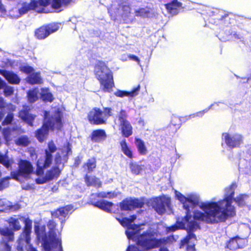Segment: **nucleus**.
<instances>
[{
  "mask_svg": "<svg viewBox=\"0 0 251 251\" xmlns=\"http://www.w3.org/2000/svg\"><path fill=\"white\" fill-rule=\"evenodd\" d=\"M235 183L231 184L226 189L224 198L218 201L201 202L200 207L204 211L194 212L193 218L196 221L204 222L206 224H216L225 222L228 219L236 215V209L232 205L234 201L239 207L246 205V200L248 198L246 194H240L234 198Z\"/></svg>",
  "mask_w": 251,
  "mask_h": 251,
  "instance_id": "obj_1",
  "label": "nucleus"
},
{
  "mask_svg": "<svg viewBox=\"0 0 251 251\" xmlns=\"http://www.w3.org/2000/svg\"><path fill=\"white\" fill-rule=\"evenodd\" d=\"M158 231L151 228L148 229L138 235L136 244L143 251H149L160 248L159 251H169L166 247H161L167 243L165 238H157Z\"/></svg>",
  "mask_w": 251,
  "mask_h": 251,
  "instance_id": "obj_2",
  "label": "nucleus"
},
{
  "mask_svg": "<svg viewBox=\"0 0 251 251\" xmlns=\"http://www.w3.org/2000/svg\"><path fill=\"white\" fill-rule=\"evenodd\" d=\"M19 217V218L13 217H10L7 220V223L9 226L12 227V229L13 231H19L22 228L19 221H23L25 226L23 231L20 234L17 240L18 250L22 251L24 250V246L29 244L30 243L32 222L28 218H25L20 215Z\"/></svg>",
  "mask_w": 251,
  "mask_h": 251,
  "instance_id": "obj_3",
  "label": "nucleus"
},
{
  "mask_svg": "<svg viewBox=\"0 0 251 251\" xmlns=\"http://www.w3.org/2000/svg\"><path fill=\"white\" fill-rule=\"evenodd\" d=\"M62 118V113L58 109L55 111L54 115L49 117L42 126L36 130L35 135L37 140L41 143L43 142L48 137L50 130L52 131L55 129L61 130L63 127Z\"/></svg>",
  "mask_w": 251,
  "mask_h": 251,
  "instance_id": "obj_4",
  "label": "nucleus"
},
{
  "mask_svg": "<svg viewBox=\"0 0 251 251\" xmlns=\"http://www.w3.org/2000/svg\"><path fill=\"white\" fill-rule=\"evenodd\" d=\"M107 67L105 63L99 61L96 64L94 74L96 78L99 80L101 90L103 92L110 93L115 87L113 73L109 71L105 72Z\"/></svg>",
  "mask_w": 251,
  "mask_h": 251,
  "instance_id": "obj_5",
  "label": "nucleus"
},
{
  "mask_svg": "<svg viewBox=\"0 0 251 251\" xmlns=\"http://www.w3.org/2000/svg\"><path fill=\"white\" fill-rule=\"evenodd\" d=\"M179 200L183 204V208L186 210V214L182 219V221H177L176 224L168 227L167 231L168 232H174L179 229H185L186 228L184 222H188L192 218L190 208H194L199 205V200L197 197L191 196L187 198L183 195H181Z\"/></svg>",
  "mask_w": 251,
  "mask_h": 251,
  "instance_id": "obj_6",
  "label": "nucleus"
},
{
  "mask_svg": "<svg viewBox=\"0 0 251 251\" xmlns=\"http://www.w3.org/2000/svg\"><path fill=\"white\" fill-rule=\"evenodd\" d=\"M191 219L189 220H190ZM187 224V234L180 241L179 248L181 249L186 245V250L187 251H196L195 242L197 238L193 232L198 229H200L199 224L195 221H189L188 222H184V225Z\"/></svg>",
  "mask_w": 251,
  "mask_h": 251,
  "instance_id": "obj_7",
  "label": "nucleus"
},
{
  "mask_svg": "<svg viewBox=\"0 0 251 251\" xmlns=\"http://www.w3.org/2000/svg\"><path fill=\"white\" fill-rule=\"evenodd\" d=\"M48 149L45 151V157H40L37 161L35 173L38 176H42L44 173V170L50 166L52 161V153L57 150V148L52 141L48 143Z\"/></svg>",
  "mask_w": 251,
  "mask_h": 251,
  "instance_id": "obj_8",
  "label": "nucleus"
},
{
  "mask_svg": "<svg viewBox=\"0 0 251 251\" xmlns=\"http://www.w3.org/2000/svg\"><path fill=\"white\" fill-rule=\"evenodd\" d=\"M72 0H32L35 10L41 12L44 8L51 3V7L54 9H58L62 6L68 5Z\"/></svg>",
  "mask_w": 251,
  "mask_h": 251,
  "instance_id": "obj_9",
  "label": "nucleus"
},
{
  "mask_svg": "<svg viewBox=\"0 0 251 251\" xmlns=\"http://www.w3.org/2000/svg\"><path fill=\"white\" fill-rule=\"evenodd\" d=\"M60 25V23L56 22L44 24L35 30L34 36L38 40H44L50 35L57 32Z\"/></svg>",
  "mask_w": 251,
  "mask_h": 251,
  "instance_id": "obj_10",
  "label": "nucleus"
},
{
  "mask_svg": "<svg viewBox=\"0 0 251 251\" xmlns=\"http://www.w3.org/2000/svg\"><path fill=\"white\" fill-rule=\"evenodd\" d=\"M33 172V167L28 160L20 159L18 162V169L17 171H12L10 173L11 178L18 180L19 176L28 177Z\"/></svg>",
  "mask_w": 251,
  "mask_h": 251,
  "instance_id": "obj_11",
  "label": "nucleus"
},
{
  "mask_svg": "<svg viewBox=\"0 0 251 251\" xmlns=\"http://www.w3.org/2000/svg\"><path fill=\"white\" fill-rule=\"evenodd\" d=\"M117 117L119 123V130L122 135L125 138H128L132 135L133 134V127L127 119V115L126 110L121 109Z\"/></svg>",
  "mask_w": 251,
  "mask_h": 251,
  "instance_id": "obj_12",
  "label": "nucleus"
},
{
  "mask_svg": "<svg viewBox=\"0 0 251 251\" xmlns=\"http://www.w3.org/2000/svg\"><path fill=\"white\" fill-rule=\"evenodd\" d=\"M34 230L38 238L42 241L43 246L46 251H57V250L53 248L50 240L48 239L45 225H35Z\"/></svg>",
  "mask_w": 251,
  "mask_h": 251,
  "instance_id": "obj_13",
  "label": "nucleus"
},
{
  "mask_svg": "<svg viewBox=\"0 0 251 251\" xmlns=\"http://www.w3.org/2000/svg\"><path fill=\"white\" fill-rule=\"evenodd\" d=\"M56 224L53 220H49L47 223V226L49 229V237L52 244L53 248L57 251H63L61 239L56 238L55 232Z\"/></svg>",
  "mask_w": 251,
  "mask_h": 251,
  "instance_id": "obj_14",
  "label": "nucleus"
},
{
  "mask_svg": "<svg viewBox=\"0 0 251 251\" xmlns=\"http://www.w3.org/2000/svg\"><path fill=\"white\" fill-rule=\"evenodd\" d=\"M145 202L137 199H125L119 203V206L122 211H130L136 208H142Z\"/></svg>",
  "mask_w": 251,
  "mask_h": 251,
  "instance_id": "obj_15",
  "label": "nucleus"
},
{
  "mask_svg": "<svg viewBox=\"0 0 251 251\" xmlns=\"http://www.w3.org/2000/svg\"><path fill=\"white\" fill-rule=\"evenodd\" d=\"M89 123L93 125H100L105 124V119L103 116V112L99 108L94 107L87 115Z\"/></svg>",
  "mask_w": 251,
  "mask_h": 251,
  "instance_id": "obj_16",
  "label": "nucleus"
},
{
  "mask_svg": "<svg viewBox=\"0 0 251 251\" xmlns=\"http://www.w3.org/2000/svg\"><path fill=\"white\" fill-rule=\"evenodd\" d=\"M222 137L226 145L231 149L239 148L243 143V137L240 134L231 136L228 133L225 132L222 134Z\"/></svg>",
  "mask_w": 251,
  "mask_h": 251,
  "instance_id": "obj_17",
  "label": "nucleus"
},
{
  "mask_svg": "<svg viewBox=\"0 0 251 251\" xmlns=\"http://www.w3.org/2000/svg\"><path fill=\"white\" fill-rule=\"evenodd\" d=\"M247 244V241L246 239L241 238L237 235L230 238L226 242L225 248L229 251H235L244 248Z\"/></svg>",
  "mask_w": 251,
  "mask_h": 251,
  "instance_id": "obj_18",
  "label": "nucleus"
},
{
  "mask_svg": "<svg viewBox=\"0 0 251 251\" xmlns=\"http://www.w3.org/2000/svg\"><path fill=\"white\" fill-rule=\"evenodd\" d=\"M61 173V170L57 166H54L47 171L45 176L41 178L36 179V182L38 184H42L48 181L57 178Z\"/></svg>",
  "mask_w": 251,
  "mask_h": 251,
  "instance_id": "obj_19",
  "label": "nucleus"
},
{
  "mask_svg": "<svg viewBox=\"0 0 251 251\" xmlns=\"http://www.w3.org/2000/svg\"><path fill=\"white\" fill-rule=\"evenodd\" d=\"M30 110L28 106H24L23 109L19 111L18 117L30 126H33L35 115L29 113Z\"/></svg>",
  "mask_w": 251,
  "mask_h": 251,
  "instance_id": "obj_20",
  "label": "nucleus"
},
{
  "mask_svg": "<svg viewBox=\"0 0 251 251\" xmlns=\"http://www.w3.org/2000/svg\"><path fill=\"white\" fill-rule=\"evenodd\" d=\"M218 20V24L219 25L228 26L229 25L234 24L236 20V16L231 12H226L221 15Z\"/></svg>",
  "mask_w": 251,
  "mask_h": 251,
  "instance_id": "obj_21",
  "label": "nucleus"
},
{
  "mask_svg": "<svg viewBox=\"0 0 251 251\" xmlns=\"http://www.w3.org/2000/svg\"><path fill=\"white\" fill-rule=\"evenodd\" d=\"M90 202L92 205L107 212H111V207L114 204L112 202L105 201H96L94 198H91Z\"/></svg>",
  "mask_w": 251,
  "mask_h": 251,
  "instance_id": "obj_22",
  "label": "nucleus"
},
{
  "mask_svg": "<svg viewBox=\"0 0 251 251\" xmlns=\"http://www.w3.org/2000/svg\"><path fill=\"white\" fill-rule=\"evenodd\" d=\"M167 12L172 15H177L182 8V3L178 0H173L164 4Z\"/></svg>",
  "mask_w": 251,
  "mask_h": 251,
  "instance_id": "obj_23",
  "label": "nucleus"
},
{
  "mask_svg": "<svg viewBox=\"0 0 251 251\" xmlns=\"http://www.w3.org/2000/svg\"><path fill=\"white\" fill-rule=\"evenodd\" d=\"M0 75L10 84H19L21 81V79L18 75L13 72L0 69Z\"/></svg>",
  "mask_w": 251,
  "mask_h": 251,
  "instance_id": "obj_24",
  "label": "nucleus"
},
{
  "mask_svg": "<svg viewBox=\"0 0 251 251\" xmlns=\"http://www.w3.org/2000/svg\"><path fill=\"white\" fill-rule=\"evenodd\" d=\"M107 138L105 130L97 129L92 131L90 135V140L94 143H100L104 141Z\"/></svg>",
  "mask_w": 251,
  "mask_h": 251,
  "instance_id": "obj_25",
  "label": "nucleus"
},
{
  "mask_svg": "<svg viewBox=\"0 0 251 251\" xmlns=\"http://www.w3.org/2000/svg\"><path fill=\"white\" fill-rule=\"evenodd\" d=\"M72 208L73 206L71 205L60 207L54 211L51 212V215L59 219L61 218H65Z\"/></svg>",
  "mask_w": 251,
  "mask_h": 251,
  "instance_id": "obj_26",
  "label": "nucleus"
},
{
  "mask_svg": "<svg viewBox=\"0 0 251 251\" xmlns=\"http://www.w3.org/2000/svg\"><path fill=\"white\" fill-rule=\"evenodd\" d=\"M140 90V85L139 84L137 87L134 88L131 91H126L121 90H118L114 93V95L120 98L124 97H134L139 94Z\"/></svg>",
  "mask_w": 251,
  "mask_h": 251,
  "instance_id": "obj_27",
  "label": "nucleus"
},
{
  "mask_svg": "<svg viewBox=\"0 0 251 251\" xmlns=\"http://www.w3.org/2000/svg\"><path fill=\"white\" fill-rule=\"evenodd\" d=\"M8 107L10 112L7 114L4 120L2 121L1 125L3 126L11 125L14 121V115L12 112L15 111L16 106L10 103L8 104Z\"/></svg>",
  "mask_w": 251,
  "mask_h": 251,
  "instance_id": "obj_28",
  "label": "nucleus"
},
{
  "mask_svg": "<svg viewBox=\"0 0 251 251\" xmlns=\"http://www.w3.org/2000/svg\"><path fill=\"white\" fill-rule=\"evenodd\" d=\"M84 180L87 186H94L96 188H100L101 186V181L95 176H91L86 174L84 176Z\"/></svg>",
  "mask_w": 251,
  "mask_h": 251,
  "instance_id": "obj_29",
  "label": "nucleus"
},
{
  "mask_svg": "<svg viewBox=\"0 0 251 251\" xmlns=\"http://www.w3.org/2000/svg\"><path fill=\"white\" fill-rule=\"evenodd\" d=\"M119 9L121 11L122 17L128 18L131 13L132 8L131 5L126 2H123L118 4Z\"/></svg>",
  "mask_w": 251,
  "mask_h": 251,
  "instance_id": "obj_30",
  "label": "nucleus"
},
{
  "mask_svg": "<svg viewBox=\"0 0 251 251\" xmlns=\"http://www.w3.org/2000/svg\"><path fill=\"white\" fill-rule=\"evenodd\" d=\"M97 167V161L95 157L88 159L86 162L83 164V168L87 173H92Z\"/></svg>",
  "mask_w": 251,
  "mask_h": 251,
  "instance_id": "obj_31",
  "label": "nucleus"
},
{
  "mask_svg": "<svg viewBox=\"0 0 251 251\" xmlns=\"http://www.w3.org/2000/svg\"><path fill=\"white\" fill-rule=\"evenodd\" d=\"M135 144L140 155H145L147 154L148 150L143 140L139 138H135Z\"/></svg>",
  "mask_w": 251,
  "mask_h": 251,
  "instance_id": "obj_32",
  "label": "nucleus"
},
{
  "mask_svg": "<svg viewBox=\"0 0 251 251\" xmlns=\"http://www.w3.org/2000/svg\"><path fill=\"white\" fill-rule=\"evenodd\" d=\"M120 144L124 154L129 159L133 158V154L131 148L128 145L126 139L122 140Z\"/></svg>",
  "mask_w": 251,
  "mask_h": 251,
  "instance_id": "obj_33",
  "label": "nucleus"
},
{
  "mask_svg": "<svg viewBox=\"0 0 251 251\" xmlns=\"http://www.w3.org/2000/svg\"><path fill=\"white\" fill-rule=\"evenodd\" d=\"M0 234L1 235L6 238L7 242H12L14 239V233L13 230L6 227L0 228Z\"/></svg>",
  "mask_w": 251,
  "mask_h": 251,
  "instance_id": "obj_34",
  "label": "nucleus"
},
{
  "mask_svg": "<svg viewBox=\"0 0 251 251\" xmlns=\"http://www.w3.org/2000/svg\"><path fill=\"white\" fill-rule=\"evenodd\" d=\"M27 81L30 84H40L43 83L40 73H32L27 77Z\"/></svg>",
  "mask_w": 251,
  "mask_h": 251,
  "instance_id": "obj_35",
  "label": "nucleus"
},
{
  "mask_svg": "<svg viewBox=\"0 0 251 251\" xmlns=\"http://www.w3.org/2000/svg\"><path fill=\"white\" fill-rule=\"evenodd\" d=\"M39 90L37 88L29 90L27 92L28 101L30 103L35 102L38 99Z\"/></svg>",
  "mask_w": 251,
  "mask_h": 251,
  "instance_id": "obj_36",
  "label": "nucleus"
},
{
  "mask_svg": "<svg viewBox=\"0 0 251 251\" xmlns=\"http://www.w3.org/2000/svg\"><path fill=\"white\" fill-rule=\"evenodd\" d=\"M30 10H35L32 0H30L29 3L26 2L22 3L21 7L19 9V13L21 15H23Z\"/></svg>",
  "mask_w": 251,
  "mask_h": 251,
  "instance_id": "obj_37",
  "label": "nucleus"
},
{
  "mask_svg": "<svg viewBox=\"0 0 251 251\" xmlns=\"http://www.w3.org/2000/svg\"><path fill=\"white\" fill-rule=\"evenodd\" d=\"M13 163V160L12 159H9L7 155L0 153V164L6 169L11 168Z\"/></svg>",
  "mask_w": 251,
  "mask_h": 251,
  "instance_id": "obj_38",
  "label": "nucleus"
},
{
  "mask_svg": "<svg viewBox=\"0 0 251 251\" xmlns=\"http://www.w3.org/2000/svg\"><path fill=\"white\" fill-rule=\"evenodd\" d=\"M15 144L19 146L27 147L30 143L29 138L26 135L19 137L15 141Z\"/></svg>",
  "mask_w": 251,
  "mask_h": 251,
  "instance_id": "obj_39",
  "label": "nucleus"
},
{
  "mask_svg": "<svg viewBox=\"0 0 251 251\" xmlns=\"http://www.w3.org/2000/svg\"><path fill=\"white\" fill-rule=\"evenodd\" d=\"M116 219L120 223V224L123 226V227H126L128 226V228L134 229L135 227L137 226L136 225L133 224V225H130L129 221L128 218L126 217H123L122 218H116Z\"/></svg>",
  "mask_w": 251,
  "mask_h": 251,
  "instance_id": "obj_40",
  "label": "nucleus"
},
{
  "mask_svg": "<svg viewBox=\"0 0 251 251\" xmlns=\"http://www.w3.org/2000/svg\"><path fill=\"white\" fill-rule=\"evenodd\" d=\"M143 166L136 163H130L129 168L132 174L138 175L140 174L143 170Z\"/></svg>",
  "mask_w": 251,
  "mask_h": 251,
  "instance_id": "obj_41",
  "label": "nucleus"
},
{
  "mask_svg": "<svg viewBox=\"0 0 251 251\" xmlns=\"http://www.w3.org/2000/svg\"><path fill=\"white\" fill-rule=\"evenodd\" d=\"M181 125V122L180 118L175 116L172 117L169 126L170 127H174L175 128V131H176L177 129L180 127Z\"/></svg>",
  "mask_w": 251,
  "mask_h": 251,
  "instance_id": "obj_42",
  "label": "nucleus"
},
{
  "mask_svg": "<svg viewBox=\"0 0 251 251\" xmlns=\"http://www.w3.org/2000/svg\"><path fill=\"white\" fill-rule=\"evenodd\" d=\"M19 129H21V128H18L17 127H13L12 128H10V127H5L2 129V135L5 139L8 140L9 139L12 131H16L19 130Z\"/></svg>",
  "mask_w": 251,
  "mask_h": 251,
  "instance_id": "obj_43",
  "label": "nucleus"
},
{
  "mask_svg": "<svg viewBox=\"0 0 251 251\" xmlns=\"http://www.w3.org/2000/svg\"><path fill=\"white\" fill-rule=\"evenodd\" d=\"M42 100L45 102H52L54 99L52 94L49 92H42L41 94Z\"/></svg>",
  "mask_w": 251,
  "mask_h": 251,
  "instance_id": "obj_44",
  "label": "nucleus"
},
{
  "mask_svg": "<svg viewBox=\"0 0 251 251\" xmlns=\"http://www.w3.org/2000/svg\"><path fill=\"white\" fill-rule=\"evenodd\" d=\"M11 176H6L0 179V191L7 188L9 185V180Z\"/></svg>",
  "mask_w": 251,
  "mask_h": 251,
  "instance_id": "obj_45",
  "label": "nucleus"
},
{
  "mask_svg": "<svg viewBox=\"0 0 251 251\" xmlns=\"http://www.w3.org/2000/svg\"><path fill=\"white\" fill-rule=\"evenodd\" d=\"M150 12L144 8H140L135 10V15L136 17H145L147 16Z\"/></svg>",
  "mask_w": 251,
  "mask_h": 251,
  "instance_id": "obj_46",
  "label": "nucleus"
},
{
  "mask_svg": "<svg viewBox=\"0 0 251 251\" xmlns=\"http://www.w3.org/2000/svg\"><path fill=\"white\" fill-rule=\"evenodd\" d=\"M20 70L24 73L29 74V75L31 74L34 71L33 68L29 65L21 66L20 67Z\"/></svg>",
  "mask_w": 251,
  "mask_h": 251,
  "instance_id": "obj_47",
  "label": "nucleus"
},
{
  "mask_svg": "<svg viewBox=\"0 0 251 251\" xmlns=\"http://www.w3.org/2000/svg\"><path fill=\"white\" fill-rule=\"evenodd\" d=\"M66 149V154L63 156V158L65 160V162H66L68 159V155L71 152V145L69 142H67L66 144L64 146Z\"/></svg>",
  "mask_w": 251,
  "mask_h": 251,
  "instance_id": "obj_48",
  "label": "nucleus"
},
{
  "mask_svg": "<svg viewBox=\"0 0 251 251\" xmlns=\"http://www.w3.org/2000/svg\"><path fill=\"white\" fill-rule=\"evenodd\" d=\"M3 88V93L5 97H9L13 94L14 90L12 87L6 85Z\"/></svg>",
  "mask_w": 251,
  "mask_h": 251,
  "instance_id": "obj_49",
  "label": "nucleus"
},
{
  "mask_svg": "<svg viewBox=\"0 0 251 251\" xmlns=\"http://www.w3.org/2000/svg\"><path fill=\"white\" fill-rule=\"evenodd\" d=\"M111 111H112V109L111 108H109V107L103 108V111H102L103 116L104 117V118H105V121L109 117L112 116Z\"/></svg>",
  "mask_w": 251,
  "mask_h": 251,
  "instance_id": "obj_50",
  "label": "nucleus"
},
{
  "mask_svg": "<svg viewBox=\"0 0 251 251\" xmlns=\"http://www.w3.org/2000/svg\"><path fill=\"white\" fill-rule=\"evenodd\" d=\"M156 211L160 214L165 213L166 208L164 204L163 203L157 204L156 206Z\"/></svg>",
  "mask_w": 251,
  "mask_h": 251,
  "instance_id": "obj_51",
  "label": "nucleus"
},
{
  "mask_svg": "<svg viewBox=\"0 0 251 251\" xmlns=\"http://www.w3.org/2000/svg\"><path fill=\"white\" fill-rule=\"evenodd\" d=\"M62 157L59 153H57L55 156L54 161L55 166L59 167V166L62 163Z\"/></svg>",
  "mask_w": 251,
  "mask_h": 251,
  "instance_id": "obj_52",
  "label": "nucleus"
},
{
  "mask_svg": "<svg viewBox=\"0 0 251 251\" xmlns=\"http://www.w3.org/2000/svg\"><path fill=\"white\" fill-rule=\"evenodd\" d=\"M7 12L5 5L2 3V0H0V17H3Z\"/></svg>",
  "mask_w": 251,
  "mask_h": 251,
  "instance_id": "obj_53",
  "label": "nucleus"
},
{
  "mask_svg": "<svg viewBox=\"0 0 251 251\" xmlns=\"http://www.w3.org/2000/svg\"><path fill=\"white\" fill-rule=\"evenodd\" d=\"M111 193L108 192L107 194L105 193H99L97 194H92L91 195V198H94L96 200V197L99 198H105L108 195H109Z\"/></svg>",
  "mask_w": 251,
  "mask_h": 251,
  "instance_id": "obj_54",
  "label": "nucleus"
},
{
  "mask_svg": "<svg viewBox=\"0 0 251 251\" xmlns=\"http://www.w3.org/2000/svg\"><path fill=\"white\" fill-rule=\"evenodd\" d=\"M107 10H108V13H109L111 19L112 18V17H115V11H114L115 9L112 5H110V6H109L108 7Z\"/></svg>",
  "mask_w": 251,
  "mask_h": 251,
  "instance_id": "obj_55",
  "label": "nucleus"
},
{
  "mask_svg": "<svg viewBox=\"0 0 251 251\" xmlns=\"http://www.w3.org/2000/svg\"><path fill=\"white\" fill-rule=\"evenodd\" d=\"M203 112L202 111H200L199 112H197L196 113H194L192 114H191L189 116H188L187 118H186L187 120L190 119L191 118H195L197 116H201L203 114Z\"/></svg>",
  "mask_w": 251,
  "mask_h": 251,
  "instance_id": "obj_56",
  "label": "nucleus"
},
{
  "mask_svg": "<svg viewBox=\"0 0 251 251\" xmlns=\"http://www.w3.org/2000/svg\"><path fill=\"white\" fill-rule=\"evenodd\" d=\"M7 106H8V104H6L4 99L2 97H0V109H3Z\"/></svg>",
  "mask_w": 251,
  "mask_h": 251,
  "instance_id": "obj_57",
  "label": "nucleus"
},
{
  "mask_svg": "<svg viewBox=\"0 0 251 251\" xmlns=\"http://www.w3.org/2000/svg\"><path fill=\"white\" fill-rule=\"evenodd\" d=\"M128 57L129 59L134 61L137 62L138 63H139V62H140V59L137 56H136L135 55L129 54L128 55Z\"/></svg>",
  "mask_w": 251,
  "mask_h": 251,
  "instance_id": "obj_58",
  "label": "nucleus"
},
{
  "mask_svg": "<svg viewBox=\"0 0 251 251\" xmlns=\"http://www.w3.org/2000/svg\"><path fill=\"white\" fill-rule=\"evenodd\" d=\"M126 251H142L138 248L135 246H129Z\"/></svg>",
  "mask_w": 251,
  "mask_h": 251,
  "instance_id": "obj_59",
  "label": "nucleus"
},
{
  "mask_svg": "<svg viewBox=\"0 0 251 251\" xmlns=\"http://www.w3.org/2000/svg\"><path fill=\"white\" fill-rule=\"evenodd\" d=\"M21 208V206L19 204H16L15 205H13L10 206V209L13 211H17L19 210Z\"/></svg>",
  "mask_w": 251,
  "mask_h": 251,
  "instance_id": "obj_60",
  "label": "nucleus"
},
{
  "mask_svg": "<svg viewBox=\"0 0 251 251\" xmlns=\"http://www.w3.org/2000/svg\"><path fill=\"white\" fill-rule=\"evenodd\" d=\"M7 241L4 242V251H11V247L9 245Z\"/></svg>",
  "mask_w": 251,
  "mask_h": 251,
  "instance_id": "obj_61",
  "label": "nucleus"
},
{
  "mask_svg": "<svg viewBox=\"0 0 251 251\" xmlns=\"http://www.w3.org/2000/svg\"><path fill=\"white\" fill-rule=\"evenodd\" d=\"M136 219V216L135 215H130L129 218H128V221H129L130 224L131 225V224L132 222H133Z\"/></svg>",
  "mask_w": 251,
  "mask_h": 251,
  "instance_id": "obj_62",
  "label": "nucleus"
},
{
  "mask_svg": "<svg viewBox=\"0 0 251 251\" xmlns=\"http://www.w3.org/2000/svg\"><path fill=\"white\" fill-rule=\"evenodd\" d=\"M27 246H29V248L27 250V251H37L35 248L32 246V245L30 244V242L29 244L24 246V248Z\"/></svg>",
  "mask_w": 251,
  "mask_h": 251,
  "instance_id": "obj_63",
  "label": "nucleus"
},
{
  "mask_svg": "<svg viewBox=\"0 0 251 251\" xmlns=\"http://www.w3.org/2000/svg\"><path fill=\"white\" fill-rule=\"evenodd\" d=\"M138 123V124L142 126H144L145 125V122L144 120L142 118H140Z\"/></svg>",
  "mask_w": 251,
  "mask_h": 251,
  "instance_id": "obj_64",
  "label": "nucleus"
}]
</instances>
